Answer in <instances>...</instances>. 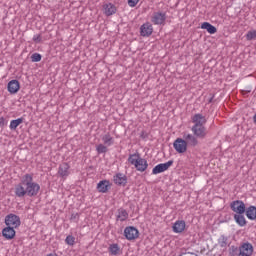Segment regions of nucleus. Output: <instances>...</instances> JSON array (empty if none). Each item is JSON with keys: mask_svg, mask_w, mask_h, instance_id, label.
I'll list each match as a JSON object with an SVG mask.
<instances>
[{"mask_svg": "<svg viewBox=\"0 0 256 256\" xmlns=\"http://www.w3.org/2000/svg\"><path fill=\"white\" fill-rule=\"evenodd\" d=\"M96 151L99 155H101L102 153H107L108 149L104 144H99L96 146Z\"/></svg>", "mask_w": 256, "mask_h": 256, "instance_id": "obj_29", "label": "nucleus"}, {"mask_svg": "<svg viewBox=\"0 0 256 256\" xmlns=\"http://www.w3.org/2000/svg\"><path fill=\"white\" fill-rule=\"evenodd\" d=\"M230 209L235 215L244 214L246 211L245 202L241 200L232 201L230 203Z\"/></svg>", "mask_w": 256, "mask_h": 256, "instance_id": "obj_5", "label": "nucleus"}, {"mask_svg": "<svg viewBox=\"0 0 256 256\" xmlns=\"http://www.w3.org/2000/svg\"><path fill=\"white\" fill-rule=\"evenodd\" d=\"M104 15L107 17H111V15H115L117 13V7L112 3L104 4Z\"/></svg>", "mask_w": 256, "mask_h": 256, "instance_id": "obj_20", "label": "nucleus"}, {"mask_svg": "<svg viewBox=\"0 0 256 256\" xmlns=\"http://www.w3.org/2000/svg\"><path fill=\"white\" fill-rule=\"evenodd\" d=\"M244 213H246L247 219H249L250 221H255V219H256V207L255 206H250V207L246 208V211Z\"/></svg>", "mask_w": 256, "mask_h": 256, "instance_id": "obj_24", "label": "nucleus"}, {"mask_svg": "<svg viewBox=\"0 0 256 256\" xmlns=\"http://www.w3.org/2000/svg\"><path fill=\"white\" fill-rule=\"evenodd\" d=\"M124 236L128 241H134L139 237V230L134 226H128L124 229Z\"/></svg>", "mask_w": 256, "mask_h": 256, "instance_id": "obj_9", "label": "nucleus"}, {"mask_svg": "<svg viewBox=\"0 0 256 256\" xmlns=\"http://www.w3.org/2000/svg\"><path fill=\"white\" fill-rule=\"evenodd\" d=\"M21 123H23V118H17L16 120L10 121L9 127L11 131H15V129H17V127L21 125Z\"/></svg>", "mask_w": 256, "mask_h": 256, "instance_id": "obj_28", "label": "nucleus"}, {"mask_svg": "<svg viewBox=\"0 0 256 256\" xmlns=\"http://www.w3.org/2000/svg\"><path fill=\"white\" fill-rule=\"evenodd\" d=\"M32 40L34 41V43H41V36H40V34H35L33 36Z\"/></svg>", "mask_w": 256, "mask_h": 256, "instance_id": "obj_35", "label": "nucleus"}, {"mask_svg": "<svg viewBox=\"0 0 256 256\" xmlns=\"http://www.w3.org/2000/svg\"><path fill=\"white\" fill-rule=\"evenodd\" d=\"M108 251L110 255H119V251H121V248H119V244H110L108 247Z\"/></svg>", "mask_w": 256, "mask_h": 256, "instance_id": "obj_27", "label": "nucleus"}, {"mask_svg": "<svg viewBox=\"0 0 256 256\" xmlns=\"http://www.w3.org/2000/svg\"><path fill=\"white\" fill-rule=\"evenodd\" d=\"M65 243L70 246L75 245V237H73L72 235H68L65 239Z\"/></svg>", "mask_w": 256, "mask_h": 256, "instance_id": "obj_32", "label": "nucleus"}, {"mask_svg": "<svg viewBox=\"0 0 256 256\" xmlns=\"http://www.w3.org/2000/svg\"><path fill=\"white\" fill-rule=\"evenodd\" d=\"M5 225L6 227H12V229H17V227H21V218L15 214H8L5 217Z\"/></svg>", "mask_w": 256, "mask_h": 256, "instance_id": "obj_3", "label": "nucleus"}, {"mask_svg": "<svg viewBox=\"0 0 256 256\" xmlns=\"http://www.w3.org/2000/svg\"><path fill=\"white\" fill-rule=\"evenodd\" d=\"M129 219V213L123 208H119L116 215V221H127Z\"/></svg>", "mask_w": 256, "mask_h": 256, "instance_id": "obj_21", "label": "nucleus"}, {"mask_svg": "<svg viewBox=\"0 0 256 256\" xmlns=\"http://www.w3.org/2000/svg\"><path fill=\"white\" fill-rule=\"evenodd\" d=\"M191 121L193 123L192 127H205L207 125V118L201 113L194 114Z\"/></svg>", "mask_w": 256, "mask_h": 256, "instance_id": "obj_6", "label": "nucleus"}, {"mask_svg": "<svg viewBox=\"0 0 256 256\" xmlns=\"http://www.w3.org/2000/svg\"><path fill=\"white\" fill-rule=\"evenodd\" d=\"M140 0H128V5L130 7H137V4L139 3Z\"/></svg>", "mask_w": 256, "mask_h": 256, "instance_id": "obj_34", "label": "nucleus"}, {"mask_svg": "<svg viewBox=\"0 0 256 256\" xmlns=\"http://www.w3.org/2000/svg\"><path fill=\"white\" fill-rule=\"evenodd\" d=\"M253 244L244 242L239 246V256H251L253 255Z\"/></svg>", "mask_w": 256, "mask_h": 256, "instance_id": "obj_8", "label": "nucleus"}, {"mask_svg": "<svg viewBox=\"0 0 256 256\" xmlns=\"http://www.w3.org/2000/svg\"><path fill=\"white\" fill-rule=\"evenodd\" d=\"M41 59H42V56L39 53H34L31 56L32 63H39V61H41Z\"/></svg>", "mask_w": 256, "mask_h": 256, "instance_id": "obj_31", "label": "nucleus"}, {"mask_svg": "<svg viewBox=\"0 0 256 256\" xmlns=\"http://www.w3.org/2000/svg\"><path fill=\"white\" fill-rule=\"evenodd\" d=\"M15 228L11 226H6L4 229H2V236L4 239H7V241H11V239H15Z\"/></svg>", "mask_w": 256, "mask_h": 256, "instance_id": "obj_16", "label": "nucleus"}, {"mask_svg": "<svg viewBox=\"0 0 256 256\" xmlns=\"http://www.w3.org/2000/svg\"><path fill=\"white\" fill-rule=\"evenodd\" d=\"M185 227H187L185 220H177L172 226V231L173 233H183Z\"/></svg>", "mask_w": 256, "mask_h": 256, "instance_id": "obj_18", "label": "nucleus"}, {"mask_svg": "<svg viewBox=\"0 0 256 256\" xmlns=\"http://www.w3.org/2000/svg\"><path fill=\"white\" fill-rule=\"evenodd\" d=\"M140 35L142 37H151L153 35V25L149 22L144 23L140 27Z\"/></svg>", "mask_w": 256, "mask_h": 256, "instance_id": "obj_14", "label": "nucleus"}, {"mask_svg": "<svg viewBox=\"0 0 256 256\" xmlns=\"http://www.w3.org/2000/svg\"><path fill=\"white\" fill-rule=\"evenodd\" d=\"M46 256H57V254L50 253V254H48Z\"/></svg>", "mask_w": 256, "mask_h": 256, "instance_id": "obj_37", "label": "nucleus"}, {"mask_svg": "<svg viewBox=\"0 0 256 256\" xmlns=\"http://www.w3.org/2000/svg\"><path fill=\"white\" fill-rule=\"evenodd\" d=\"M113 182L115 183V185H118V187H125V185H127V175L121 172L116 173L113 176Z\"/></svg>", "mask_w": 256, "mask_h": 256, "instance_id": "obj_13", "label": "nucleus"}, {"mask_svg": "<svg viewBox=\"0 0 256 256\" xmlns=\"http://www.w3.org/2000/svg\"><path fill=\"white\" fill-rule=\"evenodd\" d=\"M109 189H111V182H109V180H101L97 184V191L99 193H107Z\"/></svg>", "mask_w": 256, "mask_h": 256, "instance_id": "obj_19", "label": "nucleus"}, {"mask_svg": "<svg viewBox=\"0 0 256 256\" xmlns=\"http://www.w3.org/2000/svg\"><path fill=\"white\" fill-rule=\"evenodd\" d=\"M128 163L133 165L136 171H139L140 173H144V171H147V168L149 167V162H147V159L142 158L139 152L130 154L128 157Z\"/></svg>", "mask_w": 256, "mask_h": 256, "instance_id": "obj_2", "label": "nucleus"}, {"mask_svg": "<svg viewBox=\"0 0 256 256\" xmlns=\"http://www.w3.org/2000/svg\"><path fill=\"white\" fill-rule=\"evenodd\" d=\"M201 29H205L208 33H210V35H215V33H217V28L209 22L202 23Z\"/></svg>", "mask_w": 256, "mask_h": 256, "instance_id": "obj_25", "label": "nucleus"}, {"mask_svg": "<svg viewBox=\"0 0 256 256\" xmlns=\"http://www.w3.org/2000/svg\"><path fill=\"white\" fill-rule=\"evenodd\" d=\"M165 21H167V13L163 11L153 12L151 16V23L153 25H165Z\"/></svg>", "mask_w": 256, "mask_h": 256, "instance_id": "obj_4", "label": "nucleus"}, {"mask_svg": "<svg viewBox=\"0 0 256 256\" xmlns=\"http://www.w3.org/2000/svg\"><path fill=\"white\" fill-rule=\"evenodd\" d=\"M70 219L77 223V221H79V213H72Z\"/></svg>", "mask_w": 256, "mask_h": 256, "instance_id": "obj_33", "label": "nucleus"}, {"mask_svg": "<svg viewBox=\"0 0 256 256\" xmlns=\"http://www.w3.org/2000/svg\"><path fill=\"white\" fill-rule=\"evenodd\" d=\"M173 165V160H169L165 163H160L152 169V175H159V173H165L169 170V167Z\"/></svg>", "mask_w": 256, "mask_h": 256, "instance_id": "obj_7", "label": "nucleus"}, {"mask_svg": "<svg viewBox=\"0 0 256 256\" xmlns=\"http://www.w3.org/2000/svg\"><path fill=\"white\" fill-rule=\"evenodd\" d=\"M0 127H5V118L0 117Z\"/></svg>", "mask_w": 256, "mask_h": 256, "instance_id": "obj_36", "label": "nucleus"}, {"mask_svg": "<svg viewBox=\"0 0 256 256\" xmlns=\"http://www.w3.org/2000/svg\"><path fill=\"white\" fill-rule=\"evenodd\" d=\"M218 245L221 247V249H227L231 245V242H229V237L221 235L218 238Z\"/></svg>", "mask_w": 256, "mask_h": 256, "instance_id": "obj_22", "label": "nucleus"}, {"mask_svg": "<svg viewBox=\"0 0 256 256\" xmlns=\"http://www.w3.org/2000/svg\"><path fill=\"white\" fill-rule=\"evenodd\" d=\"M7 89L11 95H15V93H18L21 89V84H19L17 80H11L8 83Z\"/></svg>", "mask_w": 256, "mask_h": 256, "instance_id": "obj_17", "label": "nucleus"}, {"mask_svg": "<svg viewBox=\"0 0 256 256\" xmlns=\"http://www.w3.org/2000/svg\"><path fill=\"white\" fill-rule=\"evenodd\" d=\"M173 147L177 153H186L187 147H189L183 138H177L173 142Z\"/></svg>", "mask_w": 256, "mask_h": 256, "instance_id": "obj_12", "label": "nucleus"}, {"mask_svg": "<svg viewBox=\"0 0 256 256\" xmlns=\"http://www.w3.org/2000/svg\"><path fill=\"white\" fill-rule=\"evenodd\" d=\"M41 191L39 183L33 181L32 174H25L21 177L20 183L15 185L14 193L16 197L23 199L26 195L28 197H37Z\"/></svg>", "mask_w": 256, "mask_h": 256, "instance_id": "obj_1", "label": "nucleus"}, {"mask_svg": "<svg viewBox=\"0 0 256 256\" xmlns=\"http://www.w3.org/2000/svg\"><path fill=\"white\" fill-rule=\"evenodd\" d=\"M191 131L198 139H205L207 137V127L205 126H192Z\"/></svg>", "mask_w": 256, "mask_h": 256, "instance_id": "obj_11", "label": "nucleus"}, {"mask_svg": "<svg viewBox=\"0 0 256 256\" xmlns=\"http://www.w3.org/2000/svg\"><path fill=\"white\" fill-rule=\"evenodd\" d=\"M234 251H237V248H234Z\"/></svg>", "mask_w": 256, "mask_h": 256, "instance_id": "obj_38", "label": "nucleus"}, {"mask_svg": "<svg viewBox=\"0 0 256 256\" xmlns=\"http://www.w3.org/2000/svg\"><path fill=\"white\" fill-rule=\"evenodd\" d=\"M188 147H197L199 145V138L195 134L184 133L183 138Z\"/></svg>", "mask_w": 256, "mask_h": 256, "instance_id": "obj_10", "label": "nucleus"}, {"mask_svg": "<svg viewBox=\"0 0 256 256\" xmlns=\"http://www.w3.org/2000/svg\"><path fill=\"white\" fill-rule=\"evenodd\" d=\"M102 141L106 147H111V145H114L115 143V138L108 132L102 136Z\"/></svg>", "mask_w": 256, "mask_h": 256, "instance_id": "obj_23", "label": "nucleus"}, {"mask_svg": "<svg viewBox=\"0 0 256 256\" xmlns=\"http://www.w3.org/2000/svg\"><path fill=\"white\" fill-rule=\"evenodd\" d=\"M247 41H253V39H256V30H250L246 34Z\"/></svg>", "mask_w": 256, "mask_h": 256, "instance_id": "obj_30", "label": "nucleus"}, {"mask_svg": "<svg viewBox=\"0 0 256 256\" xmlns=\"http://www.w3.org/2000/svg\"><path fill=\"white\" fill-rule=\"evenodd\" d=\"M69 169H71V166H69L67 162L60 164L58 168V174L60 175V177H62V179H67L68 175H71Z\"/></svg>", "mask_w": 256, "mask_h": 256, "instance_id": "obj_15", "label": "nucleus"}, {"mask_svg": "<svg viewBox=\"0 0 256 256\" xmlns=\"http://www.w3.org/2000/svg\"><path fill=\"white\" fill-rule=\"evenodd\" d=\"M234 221L239 227H245L247 225V219L243 214H234Z\"/></svg>", "mask_w": 256, "mask_h": 256, "instance_id": "obj_26", "label": "nucleus"}]
</instances>
